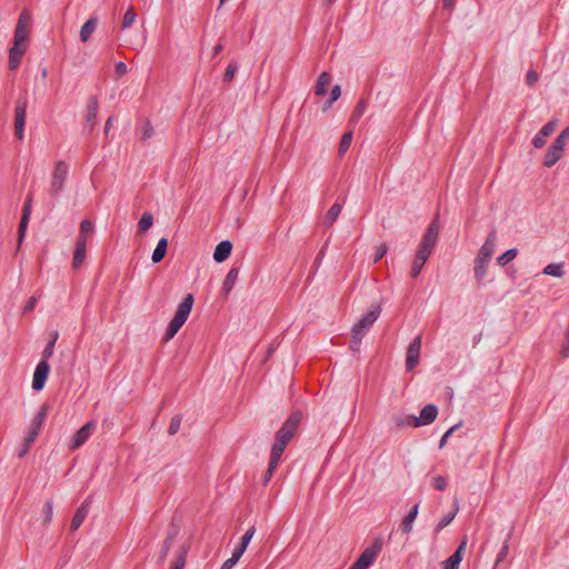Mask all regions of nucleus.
Listing matches in <instances>:
<instances>
[{
	"label": "nucleus",
	"mask_w": 569,
	"mask_h": 569,
	"mask_svg": "<svg viewBox=\"0 0 569 569\" xmlns=\"http://www.w3.org/2000/svg\"><path fill=\"white\" fill-rule=\"evenodd\" d=\"M381 309L379 306L372 307L367 313H365L358 322L352 327V336L350 339V349L353 352L359 351L360 345L366 332L371 328L375 321L378 319Z\"/></svg>",
	"instance_id": "obj_1"
},
{
	"label": "nucleus",
	"mask_w": 569,
	"mask_h": 569,
	"mask_svg": "<svg viewBox=\"0 0 569 569\" xmlns=\"http://www.w3.org/2000/svg\"><path fill=\"white\" fill-rule=\"evenodd\" d=\"M193 296L188 293L179 303L172 320L169 322L164 333V341L171 340L187 321L193 306Z\"/></svg>",
	"instance_id": "obj_2"
},
{
	"label": "nucleus",
	"mask_w": 569,
	"mask_h": 569,
	"mask_svg": "<svg viewBox=\"0 0 569 569\" xmlns=\"http://www.w3.org/2000/svg\"><path fill=\"white\" fill-rule=\"evenodd\" d=\"M495 233H490L486 240V242L479 249L478 256L475 261V276L478 280L485 278L487 273L488 263L495 251Z\"/></svg>",
	"instance_id": "obj_3"
},
{
	"label": "nucleus",
	"mask_w": 569,
	"mask_h": 569,
	"mask_svg": "<svg viewBox=\"0 0 569 569\" xmlns=\"http://www.w3.org/2000/svg\"><path fill=\"white\" fill-rule=\"evenodd\" d=\"M382 549V542L380 539H376L372 545L367 547L355 563L349 569H368Z\"/></svg>",
	"instance_id": "obj_4"
},
{
	"label": "nucleus",
	"mask_w": 569,
	"mask_h": 569,
	"mask_svg": "<svg viewBox=\"0 0 569 569\" xmlns=\"http://www.w3.org/2000/svg\"><path fill=\"white\" fill-rule=\"evenodd\" d=\"M69 172L68 164L60 160L56 163L54 170L51 174V181H50V188L49 193L53 198H58L59 192L62 190L67 176Z\"/></svg>",
	"instance_id": "obj_5"
},
{
	"label": "nucleus",
	"mask_w": 569,
	"mask_h": 569,
	"mask_svg": "<svg viewBox=\"0 0 569 569\" xmlns=\"http://www.w3.org/2000/svg\"><path fill=\"white\" fill-rule=\"evenodd\" d=\"M567 141V132H561L555 139L543 159V164L547 168H551L562 158Z\"/></svg>",
	"instance_id": "obj_6"
},
{
	"label": "nucleus",
	"mask_w": 569,
	"mask_h": 569,
	"mask_svg": "<svg viewBox=\"0 0 569 569\" xmlns=\"http://www.w3.org/2000/svg\"><path fill=\"white\" fill-rule=\"evenodd\" d=\"M302 415L299 411H296L290 415V417L283 422L282 427L276 433V437L280 440H283L286 443H289L296 433L298 426L300 425Z\"/></svg>",
	"instance_id": "obj_7"
},
{
	"label": "nucleus",
	"mask_w": 569,
	"mask_h": 569,
	"mask_svg": "<svg viewBox=\"0 0 569 569\" xmlns=\"http://www.w3.org/2000/svg\"><path fill=\"white\" fill-rule=\"evenodd\" d=\"M427 262V233H425L421 238V241L419 243V248L417 250V253L415 256V259L412 261V266L410 269V277L417 278L420 273L422 268L425 267Z\"/></svg>",
	"instance_id": "obj_8"
},
{
	"label": "nucleus",
	"mask_w": 569,
	"mask_h": 569,
	"mask_svg": "<svg viewBox=\"0 0 569 569\" xmlns=\"http://www.w3.org/2000/svg\"><path fill=\"white\" fill-rule=\"evenodd\" d=\"M49 411V406L47 403L42 405L36 417L33 418L30 429L27 435V442L33 443L36 438L38 437L40 429L47 418Z\"/></svg>",
	"instance_id": "obj_9"
},
{
	"label": "nucleus",
	"mask_w": 569,
	"mask_h": 569,
	"mask_svg": "<svg viewBox=\"0 0 569 569\" xmlns=\"http://www.w3.org/2000/svg\"><path fill=\"white\" fill-rule=\"evenodd\" d=\"M26 114L27 101L24 99L19 100L16 106L14 114V134L19 140H22L24 136Z\"/></svg>",
	"instance_id": "obj_10"
},
{
	"label": "nucleus",
	"mask_w": 569,
	"mask_h": 569,
	"mask_svg": "<svg viewBox=\"0 0 569 569\" xmlns=\"http://www.w3.org/2000/svg\"><path fill=\"white\" fill-rule=\"evenodd\" d=\"M395 423L398 427L409 426V427H420L427 425V406L422 407L420 410L419 417L415 415H409L406 417H395Z\"/></svg>",
	"instance_id": "obj_11"
},
{
	"label": "nucleus",
	"mask_w": 569,
	"mask_h": 569,
	"mask_svg": "<svg viewBox=\"0 0 569 569\" xmlns=\"http://www.w3.org/2000/svg\"><path fill=\"white\" fill-rule=\"evenodd\" d=\"M50 371V366L46 360H41L33 372L32 378V389L36 391H40L43 389L48 375Z\"/></svg>",
	"instance_id": "obj_12"
},
{
	"label": "nucleus",
	"mask_w": 569,
	"mask_h": 569,
	"mask_svg": "<svg viewBox=\"0 0 569 569\" xmlns=\"http://www.w3.org/2000/svg\"><path fill=\"white\" fill-rule=\"evenodd\" d=\"M96 429V422L89 421L84 426H82L73 436L72 441L70 443V449H77L81 447L89 437L93 433Z\"/></svg>",
	"instance_id": "obj_13"
},
{
	"label": "nucleus",
	"mask_w": 569,
	"mask_h": 569,
	"mask_svg": "<svg viewBox=\"0 0 569 569\" xmlns=\"http://www.w3.org/2000/svg\"><path fill=\"white\" fill-rule=\"evenodd\" d=\"M421 349V336H417L413 341L409 345L406 358V368L408 371L412 370L419 360Z\"/></svg>",
	"instance_id": "obj_14"
},
{
	"label": "nucleus",
	"mask_w": 569,
	"mask_h": 569,
	"mask_svg": "<svg viewBox=\"0 0 569 569\" xmlns=\"http://www.w3.org/2000/svg\"><path fill=\"white\" fill-rule=\"evenodd\" d=\"M557 126V120H550L548 123H546L532 139L533 146L538 149L542 148L547 142V138L553 133Z\"/></svg>",
	"instance_id": "obj_15"
},
{
	"label": "nucleus",
	"mask_w": 569,
	"mask_h": 569,
	"mask_svg": "<svg viewBox=\"0 0 569 569\" xmlns=\"http://www.w3.org/2000/svg\"><path fill=\"white\" fill-rule=\"evenodd\" d=\"M91 503V497H88L84 499V501L81 503V506L76 510V513L73 515V518L70 523V530L76 531L80 528V526L83 523L84 519L87 518L89 513V508Z\"/></svg>",
	"instance_id": "obj_16"
},
{
	"label": "nucleus",
	"mask_w": 569,
	"mask_h": 569,
	"mask_svg": "<svg viewBox=\"0 0 569 569\" xmlns=\"http://www.w3.org/2000/svg\"><path fill=\"white\" fill-rule=\"evenodd\" d=\"M467 541L463 540L458 549L451 555L446 561L442 562V569H459V565L462 560V555L466 549Z\"/></svg>",
	"instance_id": "obj_17"
},
{
	"label": "nucleus",
	"mask_w": 569,
	"mask_h": 569,
	"mask_svg": "<svg viewBox=\"0 0 569 569\" xmlns=\"http://www.w3.org/2000/svg\"><path fill=\"white\" fill-rule=\"evenodd\" d=\"M98 99L94 96H91L88 100L87 107V116H86V127L92 129L96 126L97 114H98Z\"/></svg>",
	"instance_id": "obj_18"
},
{
	"label": "nucleus",
	"mask_w": 569,
	"mask_h": 569,
	"mask_svg": "<svg viewBox=\"0 0 569 569\" xmlns=\"http://www.w3.org/2000/svg\"><path fill=\"white\" fill-rule=\"evenodd\" d=\"M87 243L84 239H77L76 249L73 253L72 267L79 269L86 259Z\"/></svg>",
	"instance_id": "obj_19"
},
{
	"label": "nucleus",
	"mask_w": 569,
	"mask_h": 569,
	"mask_svg": "<svg viewBox=\"0 0 569 569\" xmlns=\"http://www.w3.org/2000/svg\"><path fill=\"white\" fill-rule=\"evenodd\" d=\"M232 243L229 240H223L218 243L213 252V259L217 262H223L230 256Z\"/></svg>",
	"instance_id": "obj_20"
},
{
	"label": "nucleus",
	"mask_w": 569,
	"mask_h": 569,
	"mask_svg": "<svg viewBox=\"0 0 569 569\" xmlns=\"http://www.w3.org/2000/svg\"><path fill=\"white\" fill-rule=\"evenodd\" d=\"M287 445L288 443H286L283 440H280L276 437L274 443L272 445V448H271V455H270L271 468L278 467L279 461L281 459V456H282Z\"/></svg>",
	"instance_id": "obj_21"
},
{
	"label": "nucleus",
	"mask_w": 569,
	"mask_h": 569,
	"mask_svg": "<svg viewBox=\"0 0 569 569\" xmlns=\"http://www.w3.org/2000/svg\"><path fill=\"white\" fill-rule=\"evenodd\" d=\"M27 47H16L12 44V47L9 50V62L8 67L10 70H16L21 61L22 56L26 52Z\"/></svg>",
	"instance_id": "obj_22"
},
{
	"label": "nucleus",
	"mask_w": 569,
	"mask_h": 569,
	"mask_svg": "<svg viewBox=\"0 0 569 569\" xmlns=\"http://www.w3.org/2000/svg\"><path fill=\"white\" fill-rule=\"evenodd\" d=\"M97 26H98V18L97 17H91L89 18L81 27L80 29V40L82 42H88L92 36V33L94 32V30L97 29Z\"/></svg>",
	"instance_id": "obj_23"
},
{
	"label": "nucleus",
	"mask_w": 569,
	"mask_h": 569,
	"mask_svg": "<svg viewBox=\"0 0 569 569\" xmlns=\"http://www.w3.org/2000/svg\"><path fill=\"white\" fill-rule=\"evenodd\" d=\"M419 505L416 503L408 515L403 518L400 529L403 533H409L412 530L413 522L418 516Z\"/></svg>",
	"instance_id": "obj_24"
},
{
	"label": "nucleus",
	"mask_w": 569,
	"mask_h": 569,
	"mask_svg": "<svg viewBox=\"0 0 569 569\" xmlns=\"http://www.w3.org/2000/svg\"><path fill=\"white\" fill-rule=\"evenodd\" d=\"M30 204H31V197L29 196L28 200L26 202V206L23 208L22 217H21L20 223H19V230H18L19 243H21V241L24 237V233H26V229H27V224H28L29 216H30Z\"/></svg>",
	"instance_id": "obj_25"
},
{
	"label": "nucleus",
	"mask_w": 569,
	"mask_h": 569,
	"mask_svg": "<svg viewBox=\"0 0 569 569\" xmlns=\"http://www.w3.org/2000/svg\"><path fill=\"white\" fill-rule=\"evenodd\" d=\"M330 82H331V76L327 71H323L317 80V83L315 87V94L316 96H325L327 93Z\"/></svg>",
	"instance_id": "obj_26"
},
{
	"label": "nucleus",
	"mask_w": 569,
	"mask_h": 569,
	"mask_svg": "<svg viewBox=\"0 0 569 569\" xmlns=\"http://www.w3.org/2000/svg\"><path fill=\"white\" fill-rule=\"evenodd\" d=\"M238 276H239L238 268H231L229 270V272L227 273L226 279L223 281V286H222V292L226 297L231 292L234 283L238 279Z\"/></svg>",
	"instance_id": "obj_27"
},
{
	"label": "nucleus",
	"mask_w": 569,
	"mask_h": 569,
	"mask_svg": "<svg viewBox=\"0 0 569 569\" xmlns=\"http://www.w3.org/2000/svg\"><path fill=\"white\" fill-rule=\"evenodd\" d=\"M167 248H168V239L161 238L158 241V244L152 252L151 259H152L153 263H159L164 258V256L167 253Z\"/></svg>",
	"instance_id": "obj_28"
},
{
	"label": "nucleus",
	"mask_w": 569,
	"mask_h": 569,
	"mask_svg": "<svg viewBox=\"0 0 569 569\" xmlns=\"http://www.w3.org/2000/svg\"><path fill=\"white\" fill-rule=\"evenodd\" d=\"M341 209H342V206L340 203H335L329 209V211L327 212V214L323 219L325 227L330 228L336 222V220L338 219V217L341 212Z\"/></svg>",
	"instance_id": "obj_29"
},
{
	"label": "nucleus",
	"mask_w": 569,
	"mask_h": 569,
	"mask_svg": "<svg viewBox=\"0 0 569 569\" xmlns=\"http://www.w3.org/2000/svg\"><path fill=\"white\" fill-rule=\"evenodd\" d=\"M29 36V28L16 27L13 34V46L27 47L26 42Z\"/></svg>",
	"instance_id": "obj_30"
},
{
	"label": "nucleus",
	"mask_w": 569,
	"mask_h": 569,
	"mask_svg": "<svg viewBox=\"0 0 569 569\" xmlns=\"http://www.w3.org/2000/svg\"><path fill=\"white\" fill-rule=\"evenodd\" d=\"M153 224V216L150 212H144L138 222V234H143Z\"/></svg>",
	"instance_id": "obj_31"
},
{
	"label": "nucleus",
	"mask_w": 569,
	"mask_h": 569,
	"mask_svg": "<svg viewBox=\"0 0 569 569\" xmlns=\"http://www.w3.org/2000/svg\"><path fill=\"white\" fill-rule=\"evenodd\" d=\"M94 231L93 223L84 219L80 222V236L78 239H84V243H87V239L90 237V234Z\"/></svg>",
	"instance_id": "obj_32"
},
{
	"label": "nucleus",
	"mask_w": 569,
	"mask_h": 569,
	"mask_svg": "<svg viewBox=\"0 0 569 569\" xmlns=\"http://www.w3.org/2000/svg\"><path fill=\"white\" fill-rule=\"evenodd\" d=\"M136 18H137V13H136L134 9L132 7H130L126 11V13L122 18V22H121L122 30L130 28L133 24V22L136 21Z\"/></svg>",
	"instance_id": "obj_33"
},
{
	"label": "nucleus",
	"mask_w": 569,
	"mask_h": 569,
	"mask_svg": "<svg viewBox=\"0 0 569 569\" xmlns=\"http://www.w3.org/2000/svg\"><path fill=\"white\" fill-rule=\"evenodd\" d=\"M543 273L547 276L561 278L563 276L562 263H550L546 266Z\"/></svg>",
	"instance_id": "obj_34"
},
{
	"label": "nucleus",
	"mask_w": 569,
	"mask_h": 569,
	"mask_svg": "<svg viewBox=\"0 0 569 569\" xmlns=\"http://www.w3.org/2000/svg\"><path fill=\"white\" fill-rule=\"evenodd\" d=\"M352 141V131H347L343 133L340 143H339V156H342L347 152Z\"/></svg>",
	"instance_id": "obj_35"
},
{
	"label": "nucleus",
	"mask_w": 569,
	"mask_h": 569,
	"mask_svg": "<svg viewBox=\"0 0 569 569\" xmlns=\"http://www.w3.org/2000/svg\"><path fill=\"white\" fill-rule=\"evenodd\" d=\"M517 249L507 250L505 253L497 258L498 264L501 267L506 266L517 257Z\"/></svg>",
	"instance_id": "obj_36"
},
{
	"label": "nucleus",
	"mask_w": 569,
	"mask_h": 569,
	"mask_svg": "<svg viewBox=\"0 0 569 569\" xmlns=\"http://www.w3.org/2000/svg\"><path fill=\"white\" fill-rule=\"evenodd\" d=\"M42 515H43V525L48 526L53 516V502L51 500H48L42 508Z\"/></svg>",
	"instance_id": "obj_37"
},
{
	"label": "nucleus",
	"mask_w": 569,
	"mask_h": 569,
	"mask_svg": "<svg viewBox=\"0 0 569 569\" xmlns=\"http://www.w3.org/2000/svg\"><path fill=\"white\" fill-rule=\"evenodd\" d=\"M57 339H58V332H54L53 338L48 342V345L46 346L44 350L42 351V359L41 360H46L48 362L49 358L52 357L53 349H54V343H56Z\"/></svg>",
	"instance_id": "obj_38"
},
{
	"label": "nucleus",
	"mask_w": 569,
	"mask_h": 569,
	"mask_svg": "<svg viewBox=\"0 0 569 569\" xmlns=\"http://www.w3.org/2000/svg\"><path fill=\"white\" fill-rule=\"evenodd\" d=\"M457 510H458V507L456 506L452 511H450L446 516H443V518L437 525V531H440L441 529H443L446 526H448L453 520V518L456 517Z\"/></svg>",
	"instance_id": "obj_39"
},
{
	"label": "nucleus",
	"mask_w": 569,
	"mask_h": 569,
	"mask_svg": "<svg viewBox=\"0 0 569 569\" xmlns=\"http://www.w3.org/2000/svg\"><path fill=\"white\" fill-rule=\"evenodd\" d=\"M31 16L28 10H22L16 27L30 28Z\"/></svg>",
	"instance_id": "obj_40"
},
{
	"label": "nucleus",
	"mask_w": 569,
	"mask_h": 569,
	"mask_svg": "<svg viewBox=\"0 0 569 569\" xmlns=\"http://www.w3.org/2000/svg\"><path fill=\"white\" fill-rule=\"evenodd\" d=\"M237 70H238L237 62H231L226 69V72L223 76V81L228 82V83L231 82L233 80V77H234Z\"/></svg>",
	"instance_id": "obj_41"
},
{
	"label": "nucleus",
	"mask_w": 569,
	"mask_h": 569,
	"mask_svg": "<svg viewBox=\"0 0 569 569\" xmlns=\"http://www.w3.org/2000/svg\"><path fill=\"white\" fill-rule=\"evenodd\" d=\"M182 417L180 415L174 416L169 425L168 432L169 435H176L181 426Z\"/></svg>",
	"instance_id": "obj_42"
},
{
	"label": "nucleus",
	"mask_w": 569,
	"mask_h": 569,
	"mask_svg": "<svg viewBox=\"0 0 569 569\" xmlns=\"http://www.w3.org/2000/svg\"><path fill=\"white\" fill-rule=\"evenodd\" d=\"M153 136V127L150 121H146L140 131V138L143 140L150 139Z\"/></svg>",
	"instance_id": "obj_43"
},
{
	"label": "nucleus",
	"mask_w": 569,
	"mask_h": 569,
	"mask_svg": "<svg viewBox=\"0 0 569 569\" xmlns=\"http://www.w3.org/2000/svg\"><path fill=\"white\" fill-rule=\"evenodd\" d=\"M366 108H367V103H366V101H365V100H360V101L358 102V104H357V107H356L355 111H353V114H352L351 120H352V121H357V120H359V119L362 117V114L365 113Z\"/></svg>",
	"instance_id": "obj_44"
},
{
	"label": "nucleus",
	"mask_w": 569,
	"mask_h": 569,
	"mask_svg": "<svg viewBox=\"0 0 569 569\" xmlns=\"http://www.w3.org/2000/svg\"><path fill=\"white\" fill-rule=\"evenodd\" d=\"M186 566V552H181L174 562L172 563L170 569H184Z\"/></svg>",
	"instance_id": "obj_45"
},
{
	"label": "nucleus",
	"mask_w": 569,
	"mask_h": 569,
	"mask_svg": "<svg viewBox=\"0 0 569 569\" xmlns=\"http://www.w3.org/2000/svg\"><path fill=\"white\" fill-rule=\"evenodd\" d=\"M171 543H172L171 538H167L163 541V546L161 548L160 557H159L160 561H163L164 558L167 557V555H168V552H169V550L171 548Z\"/></svg>",
	"instance_id": "obj_46"
},
{
	"label": "nucleus",
	"mask_w": 569,
	"mask_h": 569,
	"mask_svg": "<svg viewBox=\"0 0 569 569\" xmlns=\"http://www.w3.org/2000/svg\"><path fill=\"white\" fill-rule=\"evenodd\" d=\"M387 251H388V247H387V244H386V243H381V244L378 247V249H377V251H376V253H375L373 262H375V263H376V262H378V261H379V260H380V259H381V258L387 253Z\"/></svg>",
	"instance_id": "obj_47"
},
{
	"label": "nucleus",
	"mask_w": 569,
	"mask_h": 569,
	"mask_svg": "<svg viewBox=\"0 0 569 569\" xmlns=\"http://www.w3.org/2000/svg\"><path fill=\"white\" fill-rule=\"evenodd\" d=\"M341 94V89L339 86H335L332 89H331V92H330V100L328 101V106H331L336 100L339 99Z\"/></svg>",
	"instance_id": "obj_48"
},
{
	"label": "nucleus",
	"mask_w": 569,
	"mask_h": 569,
	"mask_svg": "<svg viewBox=\"0 0 569 569\" xmlns=\"http://www.w3.org/2000/svg\"><path fill=\"white\" fill-rule=\"evenodd\" d=\"M36 305H37V298H36V297H31V298L27 301V303H26V306H24V308H23L22 313H23V315H27L28 312L32 311V310L34 309Z\"/></svg>",
	"instance_id": "obj_49"
},
{
	"label": "nucleus",
	"mask_w": 569,
	"mask_h": 569,
	"mask_svg": "<svg viewBox=\"0 0 569 569\" xmlns=\"http://www.w3.org/2000/svg\"><path fill=\"white\" fill-rule=\"evenodd\" d=\"M256 533V528L254 526L250 527L246 532L244 535L242 536L241 540L244 542V543H249L251 541V539L253 538Z\"/></svg>",
	"instance_id": "obj_50"
},
{
	"label": "nucleus",
	"mask_w": 569,
	"mask_h": 569,
	"mask_svg": "<svg viewBox=\"0 0 569 569\" xmlns=\"http://www.w3.org/2000/svg\"><path fill=\"white\" fill-rule=\"evenodd\" d=\"M127 66L124 62L120 61L116 64L114 72L117 77H122L127 73Z\"/></svg>",
	"instance_id": "obj_51"
},
{
	"label": "nucleus",
	"mask_w": 569,
	"mask_h": 569,
	"mask_svg": "<svg viewBox=\"0 0 569 569\" xmlns=\"http://www.w3.org/2000/svg\"><path fill=\"white\" fill-rule=\"evenodd\" d=\"M433 486L438 490H443L447 486V481L443 477H437L433 479Z\"/></svg>",
	"instance_id": "obj_52"
},
{
	"label": "nucleus",
	"mask_w": 569,
	"mask_h": 569,
	"mask_svg": "<svg viewBox=\"0 0 569 569\" xmlns=\"http://www.w3.org/2000/svg\"><path fill=\"white\" fill-rule=\"evenodd\" d=\"M438 229L433 226H429V248L435 243L437 238Z\"/></svg>",
	"instance_id": "obj_53"
},
{
	"label": "nucleus",
	"mask_w": 569,
	"mask_h": 569,
	"mask_svg": "<svg viewBox=\"0 0 569 569\" xmlns=\"http://www.w3.org/2000/svg\"><path fill=\"white\" fill-rule=\"evenodd\" d=\"M458 428V425L451 427L441 438L440 440V443H439V448H443L446 442H447V439L451 436V433Z\"/></svg>",
	"instance_id": "obj_54"
},
{
	"label": "nucleus",
	"mask_w": 569,
	"mask_h": 569,
	"mask_svg": "<svg viewBox=\"0 0 569 569\" xmlns=\"http://www.w3.org/2000/svg\"><path fill=\"white\" fill-rule=\"evenodd\" d=\"M526 78H527V83L529 86H532L538 81V73L536 71L531 70L527 73Z\"/></svg>",
	"instance_id": "obj_55"
},
{
	"label": "nucleus",
	"mask_w": 569,
	"mask_h": 569,
	"mask_svg": "<svg viewBox=\"0 0 569 569\" xmlns=\"http://www.w3.org/2000/svg\"><path fill=\"white\" fill-rule=\"evenodd\" d=\"M437 416H438L437 407L429 405V425L436 420Z\"/></svg>",
	"instance_id": "obj_56"
},
{
	"label": "nucleus",
	"mask_w": 569,
	"mask_h": 569,
	"mask_svg": "<svg viewBox=\"0 0 569 569\" xmlns=\"http://www.w3.org/2000/svg\"><path fill=\"white\" fill-rule=\"evenodd\" d=\"M238 561L234 560L232 557H230L229 559H227L220 567V569H232L233 566L237 563Z\"/></svg>",
	"instance_id": "obj_57"
},
{
	"label": "nucleus",
	"mask_w": 569,
	"mask_h": 569,
	"mask_svg": "<svg viewBox=\"0 0 569 569\" xmlns=\"http://www.w3.org/2000/svg\"><path fill=\"white\" fill-rule=\"evenodd\" d=\"M274 469L276 468H271V460H270L268 469H267V472H266L264 478H263V485H267L270 481L271 476H272Z\"/></svg>",
	"instance_id": "obj_58"
},
{
	"label": "nucleus",
	"mask_w": 569,
	"mask_h": 569,
	"mask_svg": "<svg viewBox=\"0 0 569 569\" xmlns=\"http://www.w3.org/2000/svg\"><path fill=\"white\" fill-rule=\"evenodd\" d=\"M560 355L563 358H568L569 357V341L567 340V338L565 339V342H563V345L561 347Z\"/></svg>",
	"instance_id": "obj_59"
},
{
	"label": "nucleus",
	"mask_w": 569,
	"mask_h": 569,
	"mask_svg": "<svg viewBox=\"0 0 569 569\" xmlns=\"http://www.w3.org/2000/svg\"><path fill=\"white\" fill-rule=\"evenodd\" d=\"M31 445H32V443H28V442H27V437H26V438H24V442H23V445H22V448L20 449V451H19L18 456H19L20 458H22V457L28 452V450H29V448L31 447Z\"/></svg>",
	"instance_id": "obj_60"
},
{
	"label": "nucleus",
	"mask_w": 569,
	"mask_h": 569,
	"mask_svg": "<svg viewBox=\"0 0 569 569\" xmlns=\"http://www.w3.org/2000/svg\"><path fill=\"white\" fill-rule=\"evenodd\" d=\"M242 555H243V551H242V550H240V549H238V547H237V548L233 550V552H232V556H231V557H232L234 560L239 561V559L242 557Z\"/></svg>",
	"instance_id": "obj_61"
},
{
	"label": "nucleus",
	"mask_w": 569,
	"mask_h": 569,
	"mask_svg": "<svg viewBox=\"0 0 569 569\" xmlns=\"http://www.w3.org/2000/svg\"><path fill=\"white\" fill-rule=\"evenodd\" d=\"M222 49H223L222 43L216 44L213 48V51H212V56L213 57L218 56L222 51Z\"/></svg>",
	"instance_id": "obj_62"
},
{
	"label": "nucleus",
	"mask_w": 569,
	"mask_h": 569,
	"mask_svg": "<svg viewBox=\"0 0 569 569\" xmlns=\"http://www.w3.org/2000/svg\"><path fill=\"white\" fill-rule=\"evenodd\" d=\"M507 552H508V547H507V546H505V547L502 548V550L500 551V553H499V556H498L497 561H501V560L506 557Z\"/></svg>",
	"instance_id": "obj_63"
},
{
	"label": "nucleus",
	"mask_w": 569,
	"mask_h": 569,
	"mask_svg": "<svg viewBox=\"0 0 569 569\" xmlns=\"http://www.w3.org/2000/svg\"><path fill=\"white\" fill-rule=\"evenodd\" d=\"M112 120H113V117H109V119L106 122V126H104L106 134L109 132V129L111 128Z\"/></svg>",
	"instance_id": "obj_64"
}]
</instances>
